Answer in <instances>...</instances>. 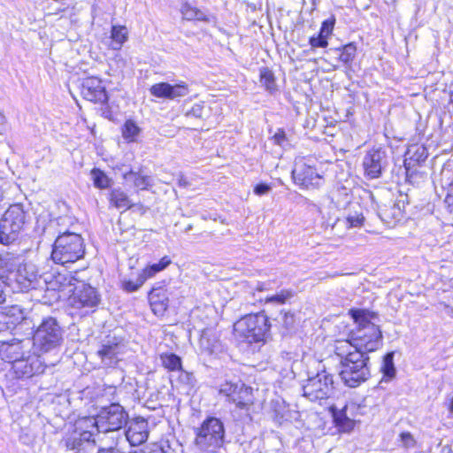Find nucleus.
<instances>
[{"instance_id":"864d4df0","label":"nucleus","mask_w":453,"mask_h":453,"mask_svg":"<svg viewBox=\"0 0 453 453\" xmlns=\"http://www.w3.org/2000/svg\"><path fill=\"white\" fill-rule=\"evenodd\" d=\"M273 139L276 144L284 147L287 141L286 134L283 130L279 129L278 132L273 135Z\"/></svg>"},{"instance_id":"a19ab883","label":"nucleus","mask_w":453,"mask_h":453,"mask_svg":"<svg viewBox=\"0 0 453 453\" xmlns=\"http://www.w3.org/2000/svg\"><path fill=\"white\" fill-rule=\"evenodd\" d=\"M145 282V276H142L140 273L137 276L136 280L134 281L132 280H123L122 287L124 290L127 292H134L138 290Z\"/></svg>"},{"instance_id":"5fc2aeb1","label":"nucleus","mask_w":453,"mask_h":453,"mask_svg":"<svg viewBox=\"0 0 453 453\" xmlns=\"http://www.w3.org/2000/svg\"><path fill=\"white\" fill-rule=\"evenodd\" d=\"M181 372L180 380L188 385H193L195 378L192 373L180 370Z\"/></svg>"},{"instance_id":"393cba45","label":"nucleus","mask_w":453,"mask_h":453,"mask_svg":"<svg viewBox=\"0 0 453 453\" xmlns=\"http://www.w3.org/2000/svg\"><path fill=\"white\" fill-rule=\"evenodd\" d=\"M64 219L59 218L58 219L47 220L45 218H38L34 231L39 237L51 241L57 234V226L59 225V220Z\"/></svg>"},{"instance_id":"c756f323","label":"nucleus","mask_w":453,"mask_h":453,"mask_svg":"<svg viewBox=\"0 0 453 453\" xmlns=\"http://www.w3.org/2000/svg\"><path fill=\"white\" fill-rule=\"evenodd\" d=\"M2 314L7 317L6 320L11 330L26 319L25 311L18 305L9 307L5 311H2Z\"/></svg>"},{"instance_id":"39448f33","label":"nucleus","mask_w":453,"mask_h":453,"mask_svg":"<svg viewBox=\"0 0 453 453\" xmlns=\"http://www.w3.org/2000/svg\"><path fill=\"white\" fill-rule=\"evenodd\" d=\"M63 333L62 327L55 318H44L33 336L35 349L41 354L55 350L63 342Z\"/></svg>"},{"instance_id":"0e129e2a","label":"nucleus","mask_w":453,"mask_h":453,"mask_svg":"<svg viewBox=\"0 0 453 453\" xmlns=\"http://www.w3.org/2000/svg\"><path fill=\"white\" fill-rule=\"evenodd\" d=\"M191 229H192V226H191V225H188V226H187V228H186V230H185V231H186V232H188V231H189V230H191Z\"/></svg>"},{"instance_id":"7ed1b4c3","label":"nucleus","mask_w":453,"mask_h":453,"mask_svg":"<svg viewBox=\"0 0 453 453\" xmlns=\"http://www.w3.org/2000/svg\"><path fill=\"white\" fill-rule=\"evenodd\" d=\"M84 254L85 245L82 237L73 232L65 231L59 233L55 239L51 258L56 264L66 265L81 259Z\"/></svg>"},{"instance_id":"2f4dec72","label":"nucleus","mask_w":453,"mask_h":453,"mask_svg":"<svg viewBox=\"0 0 453 453\" xmlns=\"http://www.w3.org/2000/svg\"><path fill=\"white\" fill-rule=\"evenodd\" d=\"M355 349L354 342L340 341L337 342L334 349L335 354L341 358L340 364L342 365L350 356L353 355Z\"/></svg>"},{"instance_id":"423d86ee","label":"nucleus","mask_w":453,"mask_h":453,"mask_svg":"<svg viewBox=\"0 0 453 453\" xmlns=\"http://www.w3.org/2000/svg\"><path fill=\"white\" fill-rule=\"evenodd\" d=\"M270 323L262 312L245 315L234 325V330L248 342H265L269 336Z\"/></svg>"},{"instance_id":"8fccbe9b","label":"nucleus","mask_w":453,"mask_h":453,"mask_svg":"<svg viewBox=\"0 0 453 453\" xmlns=\"http://www.w3.org/2000/svg\"><path fill=\"white\" fill-rule=\"evenodd\" d=\"M160 271H162V270L156 263V264L147 266L140 274L142 276H145V281H146L149 278L153 277L157 273H158Z\"/></svg>"},{"instance_id":"20e7f679","label":"nucleus","mask_w":453,"mask_h":453,"mask_svg":"<svg viewBox=\"0 0 453 453\" xmlns=\"http://www.w3.org/2000/svg\"><path fill=\"white\" fill-rule=\"evenodd\" d=\"M195 445L199 450L216 453L225 442V427L223 422L215 417H209L201 426L195 429Z\"/></svg>"},{"instance_id":"1a4fd4ad","label":"nucleus","mask_w":453,"mask_h":453,"mask_svg":"<svg viewBox=\"0 0 453 453\" xmlns=\"http://www.w3.org/2000/svg\"><path fill=\"white\" fill-rule=\"evenodd\" d=\"M303 395L310 401L329 398L334 393L333 375L325 370L308 377L303 385Z\"/></svg>"},{"instance_id":"a18cd8bd","label":"nucleus","mask_w":453,"mask_h":453,"mask_svg":"<svg viewBox=\"0 0 453 453\" xmlns=\"http://www.w3.org/2000/svg\"><path fill=\"white\" fill-rule=\"evenodd\" d=\"M204 107L203 104H196L192 106V108L186 111L185 117L188 119L196 118L202 119L203 116Z\"/></svg>"},{"instance_id":"6ab92c4d","label":"nucleus","mask_w":453,"mask_h":453,"mask_svg":"<svg viewBox=\"0 0 453 453\" xmlns=\"http://www.w3.org/2000/svg\"><path fill=\"white\" fill-rule=\"evenodd\" d=\"M150 92L152 96L158 98L174 100L187 96L189 92L188 87L185 82L171 85L167 82H160L151 86Z\"/></svg>"},{"instance_id":"a211bd4d","label":"nucleus","mask_w":453,"mask_h":453,"mask_svg":"<svg viewBox=\"0 0 453 453\" xmlns=\"http://www.w3.org/2000/svg\"><path fill=\"white\" fill-rule=\"evenodd\" d=\"M81 95L90 102L104 104L108 100L105 88L103 86L102 81L96 77H88L83 80Z\"/></svg>"},{"instance_id":"680f3d73","label":"nucleus","mask_w":453,"mask_h":453,"mask_svg":"<svg viewBox=\"0 0 453 453\" xmlns=\"http://www.w3.org/2000/svg\"><path fill=\"white\" fill-rule=\"evenodd\" d=\"M134 453H170V452L165 451L160 447H155L154 449H150L148 452H145L144 450L140 449V450L134 451Z\"/></svg>"},{"instance_id":"f257e3e1","label":"nucleus","mask_w":453,"mask_h":453,"mask_svg":"<svg viewBox=\"0 0 453 453\" xmlns=\"http://www.w3.org/2000/svg\"><path fill=\"white\" fill-rule=\"evenodd\" d=\"M349 313L358 325L355 336L352 338L354 350L367 355L368 352L378 349L382 344V333L378 326L371 322V319L374 318L375 314L360 309H351Z\"/></svg>"},{"instance_id":"bb28decb","label":"nucleus","mask_w":453,"mask_h":453,"mask_svg":"<svg viewBox=\"0 0 453 453\" xmlns=\"http://www.w3.org/2000/svg\"><path fill=\"white\" fill-rule=\"evenodd\" d=\"M110 203L117 209H123L124 211L136 206L133 203L127 194L120 188H112L109 194ZM142 206L141 204H138Z\"/></svg>"},{"instance_id":"aec40b11","label":"nucleus","mask_w":453,"mask_h":453,"mask_svg":"<svg viewBox=\"0 0 453 453\" xmlns=\"http://www.w3.org/2000/svg\"><path fill=\"white\" fill-rule=\"evenodd\" d=\"M125 435L126 440L133 446L143 443L149 436L148 422L142 418L131 420Z\"/></svg>"},{"instance_id":"4c0bfd02","label":"nucleus","mask_w":453,"mask_h":453,"mask_svg":"<svg viewBox=\"0 0 453 453\" xmlns=\"http://www.w3.org/2000/svg\"><path fill=\"white\" fill-rule=\"evenodd\" d=\"M294 296L293 291L288 289H282L279 293L265 297L266 303L272 304H284L287 301Z\"/></svg>"},{"instance_id":"a878e982","label":"nucleus","mask_w":453,"mask_h":453,"mask_svg":"<svg viewBox=\"0 0 453 453\" xmlns=\"http://www.w3.org/2000/svg\"><path fill=\"white\" fill-rule=\"evenodd\" d=\"M230 402L241 410L249 409L253 404L252 388L241 383Z\"/></svg>"},{"instance_id":"f3484780","label":"nucleus","mask_w":453,"mask_h":453,"mask_svg":"<svg viewBox=\"0 0 453 453\" xmlns=\"http://www.w3.org/2000/svg\"><path fill=\"white\" fill-rule=\"evenodd\" d=\"M94 442V433L86 430L67 437L64 441V445L66 450L71 453H93L95 449Z\"/></svg>"},{"instance_id":"ddd939ff","label":"nucleus","mask_w":453,"mask_h":453,"mask_svg":"<svg viewBox=\"0 0 453 453\" xmlns=\"http://www.w3.org/2000/svg\"><path fill=\"white\" fill-rule=\"evenodd\" d=\"M124 349L125 344L121 338L107 336L97 350V355L105 367H113L120 361Z\"/></svg>"},{"instance_id":"b1692460","label":"nucleus","mask_w":453,"mask_h":453,"mask_svg":"<svg viewBox=\"0 0 453 453\" xmlns=\"http://www.w3.org/2000/svg\"><path fill=\"white\" fill-rule=\"evenodd\" d=\"M149 301L156 315H163L169 304L166 290L162 288H152L149 293Z\"/></svg>"},{"instance_id":"dca6fc26","label":"nucleus","mask_w":453,"mask_h":453,"mask_svg":"<svg viewBox=\"0 0 453 453\" xmlns=\"http://www.w3.org/2000/svg\"><path fill=\"white\" fill-rule=\"evenodd\" d=\"M31 341L29 339L11 342H0V357L12 365L29 353Z\"/></svg>"},{"instance_id":"f8f14e48","label":"nucleus","mask_w":453,"mask_h":453,"mask_svg":"<svg viewBox=\"0 0 453 453\" xmlns=\"http://www.w3.org/2000/svg\"><path fill=\"white\" fill-rule=\"evenodd\" d=\"M44 368L39 355L28 353L12 365L10 373L16 379H28L43 372Z\"/></svg>"},{"instance_id":"412c9836","label":"nucleus","mask_w":453,"mask_h":453,"mask_svg":"<svg viewBox=\"0 0 453 453\" xmlns=\"http://www.w3.org/2000/svg\"><path fill=\"white\" fill-rule=\"evenodd\" d=\"M409 203L407 195H400L397 200L392 205H384L380 208L379 215L380 219L388 224L391 221H399L403 218L405 204Z\"/></svg>"},{"instance_id":"37998d69","label":"nucleus","mask_w":453,"mask_h":453,"mask_svg":"<svg viewBox=\"0 0 453 453\" xmlns=\"http://www.w3.org/2000/svg\"><path fill=\"white\" fill-rule=\"evenodd\" d=\"M239 386L240 384L237 383L226 382L220 386L219 392L226 396L230 402Z\"/></svg>"},{"instance_id":"79ce46f5","label":"nucleus","mask_w":453,"mask_h":453,"mask_svg":"<svg viewBox=\"0 0 453 453\" xmlns=\"http://www.w3.org/2000/svg\"><path fill=\"white\" fill-rule=\"evenodd\" d=\"M112 40L121 46L127 40V28L122 26H113L111 28Z\"/></svg>"},{"instance_id":"052dcab7","label":"nucleus","mask_w":453,"mask_h":453,"mask_svg":"<svg viewBox=\"0 0 453 453\" xmlns=\"http://www.w3.org/2000/svg\"><path fill=\"white\" fill-rule=\"evenodd\" d=\"M178 185H179V187H181V188H188V186H190V183L188 180V179L184 175L181 174V175H180V178L178 180Z\"/></svg>"},{"instance_id":"58836bf2","label":"nucleus","mask_w":453,"mask_h":453,"mask_svg":"<svg viewBox=\"0 0 453 453\" xmlns=\"http://www.w3.org/2000/svg\"><path fill=\"white\" fill-rule=\"evenodd\" d=\"M140 133L139 127L133 120H127L122 127V135L125 140L134 142Z\"/></svg>"},{"instance_id":"7c9ffc66","label":"nucleus","mask_w":453,"mask_h":453,"mask_svg":"<svg viewBox=\"0 0 453 453\" xmlns=\"http://www.w3.org/2000/svg\"><path fill=\"white\" fill-rule=\"evenodd\" d=\"M260 82L265 90L273 94L278 90L276 79L273 73L267 67L260 69Z\"/></svg>"},{"instance_id":"cd10ccee","label":"nucleus","mask_w":453,"mask_h":453,"mask_svg":"<svg viewBox=\"0 0 453 453\" xmlns=\"http://www.w3.org/2000/svg\"><path fill=\"white\" fill-rule=\"evenodd\" d=\"M123 178L127 181L132 180L134 186L141 190H148L154 185L152 177L143 174L141 170L138 172L130 170L123 174Z\"/></svg>"},{"instance_id":"e433bc0d","label":"nucleus","mask_w":453,"mask_h":453,"mask_svg":"<svg viewBox=\"0 0 453 453\" xmlns=\"http://www.w3.org/2000/svg\"><path fill=\"white\" fill-rule=\"evenodd\" d=\"M276 321L281 326V334L283 335L289 333L295 325V316L292 312H280L277 317Z\"/></svg>"},{"instance_id":"49530a36","label":"nucleus","mask_w":453,"mask_h":453,"mask_svg":"<svg viewBox=\"0 0 453 453\" xmlns=\"http://www.w3.org/2000/svg\"><path fill=\"white\" fill-rule=\"evenodd\" d=\"M309 42L312 48H326L328 45L326 38L319 34L318 36L311 37Z\"/></svg>"},{"instance_id":"c9c22d12","label":"nucleus","mask_w":453,"mask_h":453,"mask_svg":"<svg viewBox=\"0 0 453 453\" xmlns=\"http://www.w3.org/2000/svg\"><path fill=\"white\" fill-rule=\"evenodd\" d=\"M380 371L383 376L388 380H391L395 375V367L394 365V352H388L383 357L382 366Z\"/></svg>"},{"instance_id":"13d9d810","label":"nucleus","mask_w":453,"mask_h":453,"mask_svg":"<svg viewBox=\"0 0 453 453\" xmlns=\"http://www.w3.org/2000/svg\"><path fill=\"white\" fill-rule=\"evenodd\" d=\"M161 270H164L171 264V259L168 257H164L161 260L157 263Z\"/></svg>"},{"instance_id":"6e6552de","label":"nucleus","mask_w":453,"mask_h":453,"mask_svg":"<svg viewBox=\"0 0 453 453\" xmlns=\"http://www.w3.org/2000/svg\"><path fill=\"white\" fill-rule=\"evenodd\" d=\"M128 415L119 403L102 408L96 418H88L94 434L119 431L127 423Z\"/></svg>"},{"instance_id":"c03bdc74","label":"nucleus","mask_w":453,"mask_h":453,"mask_svg":"<svg viewBox=\"0 0 453 453\" xmlns=\"http://www.w3.org/2000/svg\"><path fill=\"white\" fill-rule=\"evenodd\" d=\"M334 23V18L324 20L319 30V35L324 36L325 38H327V36L330 35L333 32Z\"/></svg>"},{"instance_id":"0eeeda50","label":"nucleus","mask_w":453,"mask_h":453,"mask_svg":"<svg viewBox=\"0 0 453 453\" xmlns=\"http://www.w3.org/2000/svg\"><path fill=\"white\" fill-rule=\"evenodd\" d=\"M369 357L363 352L353 350V355L341 365L340 377L349 388H357L370 377Z\"/></svg>"},{"instance_id":"e2e57ef3","label":"nucleus","mask_w":453,"mask_h":453,"mask_svg":"<svg viewBox=\"0 0 453 453\" xmlns=\"http://www.w3.org/2000/svg\"><path fill=\"white\" fill-rule=\"evenodd\" d=\"M449 410L450 412H453V397L450 400Z\"/></svg>"},{"instance_id":"6e6d98bb","label":"nucleus","mask_w":453,"mask_h":453,"mask_svg":"<svg viewBox=\"0 0 453 453\" xmlns=\"http://www.w3.org/2000/svg\"><path fill=\"white\" fill-rule=\"evenodd\" d=\"M6 318L7 317L5 315H3L2 312H0V333L11 330Z\"/></svg>"},{"instance_id":"473e14b6","label":"nucleus","mask_w":453,"mask_h":453,"mask_svg":"<svg viewBox=\"0 0 453 453\" xmlns=\"http://www.w3.org/2000/svg\"><path fill=\"white\" fill-rule=\"evenodd\" d=\"M181 12L183 14V17L188 20L196 19V20L205 21V22L210 21L209 16L204 12H203L196 7H192L189 4H185L182 7Z\"/></svg>"},{"instance_id":"5701e85b","label":"nucleus","mask_w":453,"mask_h":453,"mask_svg":"<svg viewBox=\"0 0 453 453\" xmlns=\"http://www.w3.org/2000/svg\"><path fill=\"white\" fill-rule=\"evenodd\" d=\"M427 150L424 146L412 145L411 146L404 158V167L406 175L411 176L415 173L414 167L420 165L427 158Z\"/></svg>"},{"instance_id":"69168bd1","label":"nucleus","mask_w":453,"mask_h":453,"mask_svg":"<svg viewBox=\"0 0 453 453\" xmlns=\"http://www.w3.org/2000/svg\"><path fill=\"white\" fill-rule=\"evenodd\" d=\"M58 278H59V279H62V276H61V275H58ZM63 279H64V280H66V278H65V277H63Z\"/></svg>"},{"instance_id":"9d476101","label":"nucleus","mask_w":453,"mask_h":453,"mask_svg":"<svg viewBox=\"0 0 453 453\" xmlns=\"http://www.w3.org/2000/svg\"><path fill=\"white\" fill-rule=\"evenodd\" d=\"M68 286L73 287L69 291L73 294L69 297L70 305L75 309H94L100 303V296L97 290L83 281L71 277Z\"/></svg>"},{"instance_id":"2eb2a0df","label":"nucleus","mask_w":453,"mask_h":453,"mask_svg":"<svg viewBox=\"0 0 453 453\" xmlns=\"http://www.w3.org/2000/svg\"><path fill=\"white\" fill-rule=\"evenodd\" d=\"M292 175L295 182L307 189L319 188L324 183L323 177L317 170L305 164L297 165L293 171Z\"/></svg>"},{"instance_id":"603ef678","label":"nucleus","mask_w":453,"mask_h":453,"mask_svg":"<svg viewBox=\"0 0 453 453\" xmlns=\"http://www.w3.org/2000/svg\"><path fill=\"white\" fill-rule=\"evenodd\" d=\"M401 441L405 448H412L415 445V440L410 433H402L400 434Z\"/></svg>"},{"instance_id":"bf43d9fd","label":"nucleus","mask_w":453,"mask_h":453,"mask_svg":"<svg viewBox=\"0 0 453 453\" xmlns=\"http://www.w3.org/2000/svg\"><path fill=\"white\" fill-rule=\"evenodd\" d=\"M97 453H123V452L116 447H109V448L99 449Z\"/></svg>"},{"instance_id":"4d7b16f0","label":"nucleus","mask_w":453,"mask_h":453,"mask_svg":"<svg viewBox=\"0 0 453 453\" xmlns=\"http://www.w3.org/2000/svg\"><path fill=\"white\" fill-rule=\"evenodd\" d=\"M5 282L0 278V304L5 302L6 294H5Z\"/></svg>"},{"instance_id":"de8ad7c7","label":"nucleus","mask_w":453,"mask_h":453,"mask_svg":"<svg viewBox=\"0 0 453 453\" xmlns=\"http://www.w3.org/2000/svg\"><path fill=\"white\" fill-rule=\"evenodd\" d=\"M445 203L450 212H453V180L446 188Z\"/></svg>"},{"instance_id":"f03ea898","label":"nucleus","mask_w":453,"mask_h":453,"mask_svg":"<svg viewBox=\"0 0 453 453\" xmlns=\"http://www.w3.org/2000/svg\"><path fill=\"white\" fill-rule=\"evenodd\" d=\"M30 220L29 211L22 203L10 205L0 219V243L11 245L18 242Z\"/></svg>"},{"instance_id":"72a5a7b5","label":"nucleus","mask_w":453,"mask_h":453,"mask_svg":"<svg viewBox=\"0 0 453 453\" xmlns=\"http://www.w3.org/2000/svg\"><path fill=\"white\" fill-rule=\"evenodd\" d=\"M160 360L165 368L169 371L181 370V358L173 353H164L160 355Z\"/></svg>"},{"instance_id":"4be33fe9","label":"nucleus","mask_w":453,"mask_h":453,"mask_svg":"<svg viewBox=\"0 0 453 453\" xmlns=\"http://www.w3.org/2000/svg\"><path fill=\"white\" fill-rule=\"evenodd\" d=\"M199 348L202 353L208 356H217L223 351V345L211 329L202 331L199 339Z\"/></svg>"},{"instance_id":"09e8293b","label":"nucleus","mask_w":453,"mask_h":453,"mask_svg":"<svg viewBox=\"0 0 453 453\" xmlns=\"http://www.w3.org/2000/svg\"><path fill=\"white\" fill-rule=\"evenodd\" d=\"M365 218L362 214L349 215L347 217V222L349 227H360L363 225Z\"/></svg>"},{"instance_id":"9b49d317","label":"nucleus","mask_w":453,"mask_h":453,"mask_svg":"<svg viewBox=\"0 0 453 453\" xmlns=\"http://www.w3.org/2000/svg\"><path fill=\"white\" fill-rule=\"evenodd\" d=\"M13 277L15 288L20 292L37 288L42 280L37 266L32 261L19 264Z\"/></svg>"},{"instance_id":"3c124183","label":"nucleus","mask_w":453,"mask_h":453,"mask_svg":"<svg viewBox=\"0 0 453 453\" xmlns=\"http://www.w3.org/2000/svg\"><path fill=\"white\" fill-rule=\"evenodd\" d=\"M272 190V186L267 183H258L254 187V194L257 196H264Z\"/></svg>"},{"instance_id":"4468645a","label":"nucleus","mask_w":453,"mask_h":453,"mask_svg":"<svg viewBox=\"0 0 453 453\" xmlns=\"http://www.w3.org/2000/svg\"><path fill=\"white\" fill-rule=\"evenodd\" d=\"M387 165V152L381 148L370 150L363 160L365 173L370 179L379 178Z\"/></svg>"},{"instance_id":"ea45409f","label":"nucleus","mask_w":453,"mask_h":453,"mask_svg":"<svg viewBox=\"0 0 453 453\" xmlns=\"http://www.w3.org/2000/svg\"><path fill=\"white\" fill-rule=\"evenodd\" d=\"M341 50L342 51L339 56V59L344 64H349L354 59L356 56L357 47L354 43H348L344 45Z\"/></svg>"},{"instance_id":"c85d7f7f","label":"nucleus","mask_w":453,"mask_h":453,"mask_svg":"<svg viewBox=\"0 0 453 453\" xmlns=\"http://www.w3.org/2000/svg\"><path fill=\"white\" fill-rule=\"evenodd\" d=\"M346 409L344 407L342 410H337L335 407H331L335 426L344 433L350 432L355 426V421L347 416Z\"/></svg>"},{"instance_id":"f704fd0d","label":"nucleus","mask_w":453,"mask_h":453,"mask_svg":"<svg viewBox=\"0 0 453 453\" xmlns=\"http://www.w3.org/2000/svg\"><path fill=\"white\" fill-rule=\"evenodd\" d=\"M90 174L96 188L104 189L110 187L111 179L109 178L104 171L94 168L91 170Z\"/></svg>"}]
</instances>
